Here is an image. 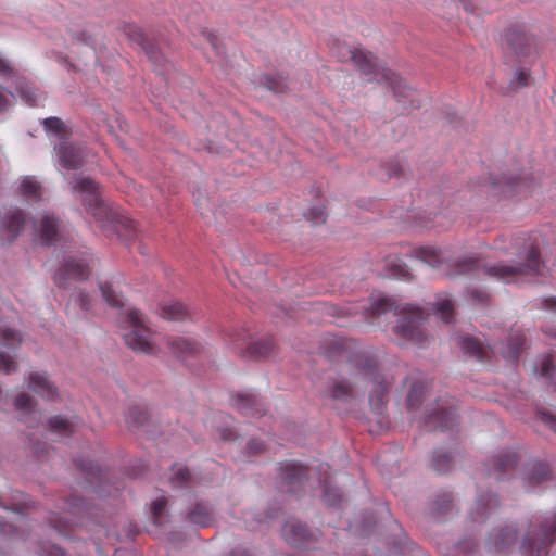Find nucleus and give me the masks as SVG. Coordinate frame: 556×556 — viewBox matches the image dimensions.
Instances as JSON below:
<instances>
[{
	"label": "nucleus",
	"mask_w": 556,
	"mask_h": 556,
	"mask_svg": "<svg viewBox=\"0 0 556 556\" xmlns=\"http://www.w3.org/2000/svg\"><path fill=\"white\" fill-rule=\"evenodd\" d=\"M187 520L195 526L207 527L213 521V510L205 502H197L187 513Z\"/></svg>",
	"instance_id": "nucleus-29"
},
{
	"label": "nucleus",
	"mask_w": 556,
	"mask_h": 556,
	"mask_svg": "<svg viewBox=\"0 0 556 556\" xmlns=\"http://www.w3.org/2000/svg\"><path fill=\"white\" fill-rule=\"evenodd\" d=\"M125 34L134 42L138 43L144 51L149 60L156 66H161L165 60L159 48L147 37V35L136 25L125 27Z\"/></svg>",
	"instance_id": "nucleus-18"
},
{
	"label": "nucleus",
	"mask_w": 556,
	"mask_h": 556,
	"mask_svg": "<svg viewBox=\"0 0 556 556\" xmlns=\"http://www.w3.org/2000/svg\"><path fill=\"white\" fill-rule=\"evenodd\" d=\"M235 406L244 416L260 417L265 414L262 399L251 393L237 394Z\"/></svg>",
	"instance_id": "nucleus-24"
},
{
	"label": "nucleus",
	"mask_w": 556,
	"mask_h": 556,
	"mask_svg": "<svg viewBox=\"0 0 556 556\" xmlns=\"http://www.w3.org/2000/svg\"><path fill=\"white\" fill-rule=\"evenodd\" d=\"M539 530L532 523L525 532L520 551L522 556H541L556 541V513L536 517Z\"/></svg>",
	"instance_id": "nucleus-6"
},
{
	"label": "nucleus",
	"mask_w": 556,
	"mask_h": 556,
	"mask_svg": "<svg viewBox=\"0 0 556 556\" xmlns=\"http://www.w3.org/2000/svg\"><path fill=\"white\" fill-rule=\"evenodd\" d=\"M420 262L422 264H428L433 266L437 262H439V257L433 249H421L419 251Z\"/></svg>",
	"instance_id": "nucleus-57"
},
{
	"label": "nucleus",
	"mask_w": 556,
	"mask_h": 556,
	"mask_svg": "<svg viewBox=\"0 0 556 556\" xmlns=\"http://www.w3.org/2000/svg\"><path fill=\"white\" fill-rule=\"evenodd\" d=\"M323 500L330 506L337 505L341 500V494L339 489L331 486L327 480H325L324 491H323Z\"/></svg>",
	"instance_id": "nucleus-46"
},
{
	"label": "nucleus",
	"mask_w": 556,
	"mask_h": 556,
	"mask_svg": "<svg viewBox=\"0 0 556 556\" xmlns=\"http://www.w3.org/2000/svg\"><path fill=\"white\" fill-rule=\"evenodd\" d=\"M21 193L28 200L37 202L42 198V187L33 176L23 178L20 185Z\"/></svg>",
	"instance_id": "nucleus-35"
},
{
	"label": "nucleus",
	"mask_w": 556,
	"mask_h": 556,
	"mask_svg": "<svg viewBox=\"0 0 556 556\" xmlns=\"http://www.w3.org/2000/svg\"><path fill=\"white\" fill-rule=\"evenodd\" d=\"M540 420L556 433V417L548 413H540Z\"/></svg>",
	"instance_id": "nucleus-59"
},
{
	"label": "nucleus",
	"mask_w": 556,
	"mask_h": 556,
	"mask_svg": "<svg viewBox=\"0 0 556 556\" xmlns=\"http://www.w3.org/2000/svg\"><path fill=\"white\" fill-rule=\"evenodd\" d=\"M454 306L451 300L446 296L439 298L434 304V313L444 323H451L453 319Z\"/></svg>",
	"instance_id": "nucleus-38"
},
{
	"label": "nucleus",
	"mask_w": 556,
	"mask_h": 556,
	"mask_svg": "<svg viewBox=\"0 0 556 556\" xmlns=\"http://www.w3.org/2000/svg\"><path fill=\"white\" fill-rule=\"evenodd\" d=\"M27 389L46 401H55L59 396L56 386L45 371H30L26 377Z\"/></svg>",
	"instance_id": "nucleus-16"
},
{
	"label": "nucleus",
	"mask_w": 556,
	"mask_h": 556,
	"mask_svg": "<svg viewBox=\"0 0 556 556\" xmlns=\"http://www.w3.org/2000/svg\"><path fill=\"white\" fill-rule=\"evenodd\" d=\"M71 301L75 305H78L84 313H88L91 309V301L88 293L79 290L71 295Z\"/></svg>",
	"instance_id": "nucleus-50"
},
{
	"label": "nucleus",
	"mask_w": 556,
	"mask_h": 556,
	"mask_svg": "<svg viewBox=\"0 0 556 556\" xmlns=\"http://www.w3.org/2000/svg\"><path fill=\"white\" fill-rule=\"evenodd\" d=\"M518 257L525 262L486 264L482 270L490 278L505 283L518 282L523 276L543 275L545 265L540 258L539 250L533 244H530L525 252L519 253Z\"/></svg>",
	"instance_id": "nucleus-4"
},
{
	"label": "nucleus",
	"mask_w": 556,
	"mask_h": 556,
	"mask_svg": "<svg viewBox=\"0 0 556 556\" xmlns=\"http://www.w3.org/2000/svg\"><path fill=\"white\" fill-rule=\"evenodd\" d=\"M535 371L540 372V376L545 379H552L556 371L553 361L549 355H544L540 362L539 368Z\"/></svg>",
	"instance_id": "nucleus-48"
},
{
	"label": "nucleus",
	"mask_w": 556,
	"mask_h": 556,
	"mask_svg": "<svg viewBox=\"0 0 556 556\" xmlns=\"http://www.w3.org/2000/svg\"><path fill=\"white\" fill-rule=\"evenodd\" d=\"M529 77H530L529 70L522 68V67L518 68L509 81L508 89L510 91H517L521 88L527 87Z\"/></svg>",
	"instance_id": "nucleus-42"
},
{
	"label": "nucleus",
	"mask_w": 556,
	"mask_h": 556,
	"mask_svg": "<svg viewBox=\"0 0 556 556\" xmlns=\"http://www.w3.org/2000/svg\"><path fill=\"white\" fill-rule=\"evenodd\" d=\"M386 170L389 177H399L403 173L404 167L397 161H390L387 164Z\"/></svg>",
	"instance_id": "nucleus-58"
},
{
	"label": "nucleus",
	"mask_w": 556,
	"mask_h": 556,
	"mask_svg": "<svg viewBox=\"0 0 556 556\" xmlns=\"http://www.w3.org/2000/svg\"><path fill=\"white\" fill-rule=\"evenodd\" d=\"M282 536L291 545H301L307 538L308 529L300 521H288L282 526Z\"/></svg>",
	"instance_id": "nucleus-27"
},
{
	"label": "nucleus",
	"mask_w": 556,
	"mask_h": 556,
	"mask_svg": "<svg viewBox=\"0 0 556 556\" xmlns=\"http://www.w3.org/2000/svg\"><path fill=\"white\" fill-rule=\"evenodd\" d=\"M72 190L81 198L86 211L99 223L110 218V210L99 193V186L90 178L78 176L72 182Z\"/></svg>",
	"instance_id": "nucleus-8"
},
{
	"label": "nucleus",
	"mask_w": 556,
	"mask_h": 556,
	"mask_svg": "<svg viewBox=\"0 0 556 556\" xmlns=\"http://www.w3.org/2000/svg\"><path fill=\"white\" fill-rule=\"evenodd\" d=\"M77 40L90 47L94 46L91 36H87L85 33H81L80 36L77 37Z\"/></svg>",
	"instance_id": "nucleus-64"
},
{
	"label": "nucleus",
	"mask_w": 556,
	"mask_h": 556,
	"mask_svg": "<svg viewBox=\"0 0 556 556\" xmlns=\"http://www.w3.org/2000/svg\"><path fill=\"white\" fill-rule=\"evenodd\" d=\"M263 83L267 89L274 92H285L287 89V83L281 76L265 75Z\"/></svg>",
	"instance_id": "nucleus-45"
},
{
	"label": "nucleus",
	"mask_w": 556,
	"mask_h": 556,
	"mask_svg": "<svg viewBox=\"0 0 556 556\" xmlns=\"http://www.w3.org/2000/svg\"><path fill=\"white\" fill-rule=\"evenodd\" d=\"M305 217L313 224H320L326 220L325 207L320 204L312 206L306 213Z\"/></svg>",
	"instance_id": "nucleus-55"
},
{
	"label": "nucleus",
	"mask_w": 556,
	"mask_h": 556,
	"mask_svg": "<svg viewBox=\"0 0 556 556\" xmlns=\"http://www.w3.org/2000/svg\"><path fill=\"white\" fill-rule=\"evenodd\" d=\"M59 231L58 218L49 213H45L39 223L38 232L40 235L41 243L50 245Z\"/></svg>",
	"instance_id": "nucleus-28"
},
{
	"label": "nucleus",
	"mask_w": 556,
	"mask_h": 556,
	"mask_svg": "<svg viewBox=\"0 0 556 556\" xmlns=\"http://www.w3.org/2000/svg\"><path fill=\"white\" fill-rule=\"evenodd\" d=\"M149 420L148 410L139 405H135L128 408L125 417L127 427L130 430L142 429Z\"/></svg>",
	"instance_id": "nucleus-33"
},
{
	"label": "nucleus",
	"mask_w": 556,
	"mask_h": 556,
	"mask_svg": "<svg viewBox=\"0 0 556 556\" xmlns=\"http://www.w3.org/2000/svg\"><path fill=\"white\" fill-rule=\"evenodd\" d=\"M25 225V214L18 207H8L0 211V239L12 242L17 238Z\"/></svg>",
	"instance_id": "nucleus-14"
},
{
	"label": "nucleus",
	"mask_w": 556,
	"mask_h": 556,
	"mask_svg": "<svg viewBox=\"0 0 556 556\" xmlns=\"http://www.w3.org/2000/svg\"><path fill=\"white\" fill-rule=\"evenodd\" d=\"M517 464V454L515 452L505 451L493 456L490 459V470L508 471Z\"/></svg>",
	"instance_id": "nucleus-34"
},
{
	"label": "nucleus",
	"mask_w": 556,
	"mask_h": 556,
	"mask_svg": "<svg viewBox=\"0 0 556 556\" xmlns=\"http://www.w3.org/2000/svg\"><path fill=\"white\" fill-rule=\"evenodd\" d=\"M348 376L354 383L361 379L372 383L374 391L369 396L370 404L377 406V408L382 406V396L388 390V382L384 381V378L380 372H378V381L375 382L368 377H357L354 379L348 372L340 369V372L327 376L325 387L320 391V396L342 402L350 401L353 397V383L348 379Z\"/></svg>",
	"instance_id": "nucleus-5"
},
{
	"label": "nucleus",
	"mask_w": 556,
	"mask_h": 556,
	"mask_svg": "<svg viewBox=\"0 0 556 556\" xmlns=\"http://www.w3.org/2000/svg\"><path fill=\"white\" fill-rule=\"evenodd\" d=\"M123 323L129 331L123 334L125 343L134 351L153 352V334L143 316L135 308H127Z\"/></svg>",
	"instance_id": "nucleus-7"
},
{
	"label": "nucleus",
	"mask_w": 556,
	"mask_h": 556,
	"mask_svg": "<svg viewBox=\"0 0 556 556\" xmlns=\"http://www.w3.org/2000/svg\"><path fill=\"white\" fill-rule=\"evenodd\" d=\"M279 471L280 478L286 485V491L296 494L299 488L306 479L305 467L296 462H288L280 465Z\"/></svg>",
	"instance_id": "nucleus-21"
},
{
	"label": "nucleus",
	"mask_w": 556,
	"mask_h": 556,
	"mask_svg": "<svg viewBox=\"0 0 556 556\" xmlns=\"http://www.w3.org/2000/svg\"><path fill=\"white\" fill-rule=\"evenodd\" d=\"M89 506L84 498L71 496L65 503L66 516L60 517L52 514L49 518L50 527L55 530L60 535H66V528L70 525H79L80 518L89 514Z\"/></svg>",
	"instance_id": "nucleus-9"
},
{
	"label": "nucleus",
	"mask_w": 556,
	"mask_h": 556,
	"mask_svg": "<svg viewBox=\"0 0 556 556\" xmlns=\"http://www.w3.org/2000/svg\"><path fill=\"white\" fill-rule=\"evenodd\" d=\"M504 40L507 49L517 56H526L531 51V37L526 29L520 26H513L504 34Z\"/></svg>",
	"instance_id": "nucleus-22"
},
{
	"label": "nucleus",
	"mask_w": 556,
	"mask_h": 556,
	"mask_svg": "<svg viewBox=\"0 0 556 556\" xmlns=\"http://www.w3.org/2000/svg\"><path fill=\"white\" fill-rule=\"evenodd\" d=\"M264 448V444L262 441L260 440H256V439H252L249 441L248 443V451L250 453H258L261 452L262 450Z\"/></svg>",
	"instance_id": "nucleus-61"
},
{
	"label": "nucleus",
	"mask_w": 556,
	"mask_h": 556,
	"mask_svg": "<svg viewBox=\"0 0 556 556\" xmlns=\"http://www.w3.org/2000/svg\"><path fill=\"white\" fill-rule=\"evenodd\" d=\"M527 187L528 182L525 177L517 175L506 176L505 174L502 177L491 176L483 185L484 192L494 198L513 197Z\"/></svg>",
	"instance_id": "nucleus-11"
},
{
	"label": "nucleus",
	"mask_w": 556,
	"mask_h": 556,
	"mask_svg": "<svg viewBox=\"0 0 556 556\" xmlns=\"http://www.w3.org/2000/svg\"><path fill=\"white\" fill-rule=\"evenodd\" d=\"M458 1L463 4L465 11L470 12V13H475L477 11V5L475 4V0H458Z\"/></svg>",
	"instance_id": "nucleus-62"
},
{
	"label": "nucleus",
	"mask_w": 556,
	"mask_h": 556,
	"mask_svg": "<svg viewBox=\"0 0 556 556\" xmlns=\"http://www.w3.org/2000/svg\"><path fill=\"white\" fill-rule=\"evenodd\" d=\"M16 369L17 364L14 358L5 352H0V372L10 375L16 371Z\"/></svg>",
	"instance_id": "nucleus-53"
},
{
	"label": "nucleus",
	"mask_w": 556,
	"mask_h": 556,
	"mask_svg": "<svg viewBox=\"0 0 556 556\" xmlns=\"http://www.w3.org/2000/svg\"><path fill=\"white\" fill-rule=\"evenodd\" d=\"M430 466L439 473H445L452 468V456L448 452L437 450L433 452Z\"/></svg>",
	"instance_id": "nucleus-37"
},
{
	"label": "nucleus",
	"mask_w": 556,
	"mask_h": 556,
	"mask_svg": "<svg viewBox=\"0 0 556 556\" xmlns=\"http://www.w3.org/2000/svg\"><path fill=\"white\" fill-rule=\"evenodd\" d=\"M470 296L473 301L486 303L489 301V294L484 291L472 290Z\"/></svg>",
	"instance_id": "nucleus-60"
},
{
	"label": "nucleus",
	"mask_w": 556,
	"mask_h": 556,
	"mask_svg": "<svg viewBox=\"0 0 556 556\" xmlns=\"http://www.w3.org/2000/svg\"><path fill=\"white\" fill-rule=\"evenodd\" d=\"M12 498L14 501H20L18 503L16 502H13L10 506H7L4 505L1 501H0V506L3 507L4 509H11V510H14V511H17V513H22L24 509L28 508L29 507V504H30V500L28 496L24 495L23 493L21 492H15L13 495H12Z\"/></svg>",
	"instance_id": "nucleus-44"
},
{
	"label": "nucleus",
	"mask_w": 556,
	"mask_h": 556,
	"mask_svg": "<svg viewBox=\"0 0 556 556\" xmlns=\"http://www.w3.org/2000/svg\"><path fill=\"white\" fill-rule=\"evenodd\" d=\"M190 480V473L187 467L175 465L172 467V473L169 482L173 488H182L188 485Z\"/></svg>",
	"instance_id": "nucleus-40"
},
{
	"label": "nucleus",
	"mask_w": 556,
	"mask_h": 556,
	"mask_svg": "<svg viewBox=\"0 0 556 556\" xmlns=\"http://www.w3.org/2000/svg\"><path fill=\"white\" fill-rule=\"evenodd\" d=\"M452 503L453 496L450 492L439 494L435 500V513L438 515L445 514L452 507Z\"/></svg>",
	"instance_id": "nucleus-49"
},
{
	"label": "nucleus",
	"mask_w": 556,
	"mask_h": 556,
	"mask_svg": "<svg viewBox=\"0 0 556 556\" xmlns=\"http://www.w3.org/2000/svg\"><path fill=\"white\" fill-rule=\"evenodd\" d=\"M349 56L361 73L367 77V80H383L393 90L396 100L405 108H419L418 93L415 89L406 86L403 79L391 70L378 63L377 58L371 52H366L359 48H349L341 60Z\"/></svg>",
	"instance_id": "nucleus-3"
},
{
	"label": "nucleus",
	"mask_w": 556,
	"mask_h": 556,
	"mask_svg": "<svg viewBox=\"0 0 556 556\" xmlns=\"http://www.w3.org/2000/svg\"><path fill=\"white\" fill-rule=\"evenodd\" d=\"M551 478V471L547 464L543 462H535L528 466L526 471V483L529 489L534 488L543 481Z\"/></svg>",
	"instance_id": "nucleus-30"
},
{
	"label": "nucleus",
	"mask_w": 556,
	"mask_h": 556,
	"mask_svg": "<svg viewBox=\"0 0 556 556\" xmlns=\"http://www.w3.org/2000/svg\"><path fill=\"white\" fill-rule=\"evenodd\" d=\"M167 505V498L165 496L156 497L151 503V515L154 520V523H161V518L163 516L164 509Z\"/></svg>",
	"instance_id": "nucleus-47"
},
{
	"label": "nucleus",
	"mask_w": 556,
	"mask_h": 556,
	"mask_svg": "<svg viewBox=\"0 0 556 556\" xmlns=\"http://www.w3.org/2000/svg\"><path fill=\"white\" fill-rule=\"evenodd\" d=\"M78 467L86 475V478L93 484L94 480H99L102 482V471L99 466L94 464L92 460H80L78 462Z\"/></svg>",
	"instance_id": "nucleus-41"
},
{
	"label": "nucleus",
	"mask_w": 556,
	"mask_h": 556,
	"mask_svg": "<svg viewBox=\"0 0 556 556\" xmlns=\"http://www.w3.org/2000/svg\"><path fill=\"white\" fill-rule=\"evenodd\" d=\"M480 265L477 258L468 257L456 262V273L466 274L479 269Z\"/></svg>",
	"instance_id": "nucleus-54"
},
{
	"label": "nucleus",
	"mask_w": 556,
	"mask_h": 556,
	"mask_svg": "<svg viewBox=\"0 0 556 556\" xmlns=\"http://www.w3.org/2000/svg\"><path fill=\"white\" fill-rule=\"evenodd\" d=\"M346 313L357 314L362 311L365 318L380 317L389 312H393L399 319L393 327V332L400 343L412 342L422 345L427 341V336L422 329L425 313L418 306L412 304H397L395 300L386 295H378L355 307L344 308Z\"/></svg>",
	"instance_id": "nucleus-1"
},
{
	"label": "nucleus",
	"mask_w": 556,
	"mask_h": 556,
	"mask_svg": "<svg viewBox=\"0 0 556 556\" xmlns=\"http://www.w3.org/2000/svg\"><path fill=\"white\" fill-rule=\"evenodd\" d=\"M166 348L173 356L182 361L199 357L203 352L201 343L181 337L167 338Z\"/></svg>",
	"instance_id": "nucleus-19"
},
{
	"label": "nucleus",
	"mask_w": 556,
	"mask_h": 556,
	"mask_svg": "<svg viewBox=\"0 0 556 556\" xmlns=\"http://www.w3.org/2000/svg\"><path fill=\"white\" fill-rule=\"evenodd\" d=\"M59 164L67 170L79 168L84 164L85 151L80 147H75L65 140L55 144Z\"/></svg>",
	"instance_id": "nucleus-17"
},
{
	"label": "nucleus",
	"mask_w": 556,
	"mask_h": 556,
	"mask_svg": "<svg viewBox=\"0 0 556 556\" xmlns=\"http://www.w3.org/2000/svg\"><path fill=\"white\" fill-rule=\"evenodd\" d=\"M14 407L24 415L23 421L28 427H35L39 422L40 415L36 412V402L29 394L18 393L14 400Z\"/></svg>",
	"instance_id": "nucleus-25"
},
{
	"label": "nucleus",
	"mask_w": 556,
	"mask_h": 556,
	"mask_svg": "<svg viewBox=\"0 0 556 556\" xmlns=\"http://www.w3.org/2000/svg\"><path fill=\"white\" fill-rule=\"evenodd\" d=\"M427 388L428 384L424 379L418 378L412 382L406 396V406L409 410H417L420 407Z\"/></svg>",
	"instance_id": "nucleus-32"
},
{
	"label": "nucleus",
	"mask_w": 556,
	"mask_h": 556,
	"mask_svg": "<svg viewBox=\"0 0 556 556\" xmlns=\"http://www.w3.org/2000/svg\"><path fill=\"white\" fill-rule=\"evenodd\" d=\"M519 528L516 523L494 527L488 534L485 548L491 554H504L513 548L518 540Z\"/></svg>",
	"instance_id": "nucleus-10"
},
{
	"label": "nucleus",
	"mask_w": 556,
	"mask_h": 556,
	"mask_svg": "<svg viewBox=\"0 0 556 556\" xmlns=\"http://www.w3.org/2000/svg\"><path fill=\"white\" fill-rule=\"evenodd\" d=\"M458 345L464 354L480 362L488 361L491 354L495 353L493 346L484 345L481 341L469 334L460 336Z\"/></svg>",
	"instance_id": "nucleus-23"
},
{
	"label": "nucleus",
	"mask_w": 556,
	"mask_h": 556,
	"mask_svg": "<svg viewBox=\"0 0 556 556\" xmlns=\"http://www.w3.org/2000/svg\"><path fill=\"white\" fill-rule=\"evenodd\" d=\"M525 343V337L521 332L517 331L511 333L506 344H502L501 354L502 356L511 363H516L519 358L522 345Z\"/></svg>",
	"instance_id": "nucleus-31"
},
{
	"label": "nucleus",
	"mask_w": 556,
	"mask_h": 556,
	"mask_svg": "<svg viewBox=\"0 0 556 556\" xmlns=\"http://www.w3.org/2000/svg\"><path fill=\"white\" fill-rule=\"evenodd\" d=\"M500 506V502L494 494L480 493L477 495L473 509L469 513V519L472 523L481 525L485 522Z\"/></svg>",
	"instance_id": "nucleus-20"
},
{
	"label": "nucleus",
	"mask_w": 556,
	"mask_h": 556,
	"mask_svg": "<svg viewBox=\"0 0 556 556\" xmlns=\"http://www.w3.org/2000/svg\"><path fill=\"white\" fill-rule=\"evenodd\" d=\"M43 126L48 131L54 132L61 138L65 134V125L58 117H48L43 121Z\"/></svg>",
	"instance_id": "nucleus-52"
},
{
	"label": "nucleus",
	"mask_w": 556,
	"mask_h": 556,
	"mask_svg": "<svg viewBox=\"0 0 556 556\" xmlns=\"http://www.w3.org/2000/svg\"><path fill=\"white\" fill-rule=\"evenodd\" d=\"M22 341L21 334L10 328L0 327V345L15 348Z\"/></svg>",
	"instance_id": "nucleus-43"
},
{
	"label": "nucleus",
	"mask_w": 556,
	"mask_h": 556,
	"mask_svg": "<svg viewBox=\"0 0 556 556\" xmlns=\"http://www.w3.org/2000/svg\"><path fill=\"white\" fill-rule=\"evenodd\" d=\"M544 308L556 313V298L545 299L543 301Z\"/></svg>",
	"instance_id": "nucleus-63"
},
{
	"label": "nucleus",
	"mask_w": 556,
	"mask_h": 556,
	"mask_svg": "<svg viewBox=\"0 0 556 556\" xmlns=\"http://www.w3.org/2000/svg\"><path fill=\"white\" fill-rule=\"evenodd\" d=\"M47 424L50 431L61 437H68L75 432L76 424L60 415L49 418Z\"/></svg>",
	"instance_id": "nucleus-36"
},
{
	"label": "nucleus",
	"mask_w": 556,
	"mask_h": 556,
	"mask_svg": "<svg viewBox=\"0 0 556 556\" xmlns=\"http://www.w3.org/2000/svg\"><path fill=\"white\" fill-rule=\"evenodd\" d=\"M325 357L348 372L351 377H368L378 381L377 362L369 352L363 350L353 339L327 336L321 341Z\"/></svg>",
	"instance_id": "nucleus-2"
},
{
	"label": "nucleus",
	"mask_w": 556,
	"mask_h": 556,
	"mask_svg": "<svg viewBox=\"0 0 556 556\" xmlns=\"http://www.w3.org/2000/svg\"><path fill=\"white\" fill-rule=\"evenodd\" d=\"M456 422L457 414L450 400H439L437 407L426 416V424L434 429H451Z\"/></svg>",
	"instance_id": "nucleus-15"
},
{
	"label": "nucleus",
	"mask_w": 556,
	"mask_h": 556,
	"mask_svg": "<svg viewBox=\"0 0 556 556\" xmlns=\"http://www.w3.org/2000/svg\"><path fill=\"white\" fill-rule=\"evenodd\" d=\"M233 349L244 357L257 358L266 356L273 349L270 339L249 342L244 332L232 330L226 334Z\"/></svg>",
	"instance_id": "nucleus-13"
},
{
	"label": "nucleus",
	"mask_w": 556,
	"mask_h": 556,
	"mask_svg": "<svg viewBox=\"0 0 556 556\" xmlns=\"http://www.w3.org/2000/svg\"><path fill=\"white\" fill-rule=\"evenodd\" d=\"M159 314L162 318L178 321L190 317V311L181 302L169 300L162 303L159 307Z\"/></svg>",
	"instance_id": "nucleus-26"
},
{
	"label": "nucleus",
	"mask_w": 556,
	"mask_h": 556,
	"mask_svg": "<svg viewBox=\"0 0 556 556\" xmlns=\"http://www.w3.org/2000/svg\"><path fill=\"white\" fill-rule=\"evenodd\" d=\"M90 256L84 253L80 257L70 256L53 276L59 288H67L70 278L84 280L89 276Z\"/></svg>",
	"instance_id": "nucleus-12"
},
{
	"label": "nucleus",
	"mask_w": 556,
	"mask_h": 556,
	"mask_svg": "<svg viewBox=\"0 0 556 556\" xmlns=\"http://www.w3.org/2000/svg\"><path fill=\"white\" fill-rule=\"evenodd\" d=\"M37 553L39 556H65L64 551L50 542H40Z\"/></svg>",
	"instance_id": "nucleus-51"
},
{
	"label": "nucleus",
	"mask_w": 556,
	"mask_h": 556,
	"mask_svg": "<svg viewBox=\"0 0 556 556\" xmlns=\"http://www.w3.org/2000/svg\"><path fill=\"white\" fill-rule=\"evenodd\" d=\"M14 99L15 97L11 91L0 87V113H3L9 108H11L13 105Z\"/></svg>",
	"instance_id": "nucleus-56"
},
{
	"label": "nucleus",
	"mask_w": 556,
	"mask_h": 556,
	"mask_svg": "<svg viewBox=\"0 0 556 556\" xmlns=\"http://www.w3.org/2000/svg\"><path fill=\"white\" fill-rule=\"evenodd\" d=\"M101 294L104 299V301L111 306L116 308H122L124 306L123 299L118 292L114 290V288L106 283L101 282L99 285Z\"/></svg>",
	"instance_id": "nucleus-39"
}]
</instances>
